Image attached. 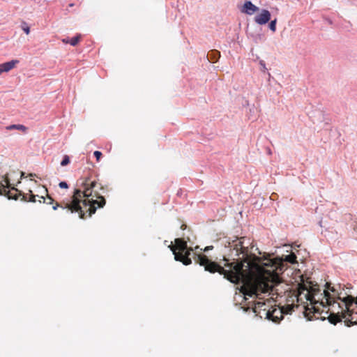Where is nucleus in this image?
Masks as SVG:
<instances>
[{
  "label": "nucleus",
  "instance_id": "obj_26",
  "mask_svg": "<svg viewBox=\"0 0 357 357\" xmlns=\"http://www.w3.org/2000/svg\"><path fill=\"white\" fill-rule=\"evenodd\" d=\"M181 228V229H185L186 228V225H182Z\"/></svg>",
  "mask_w": 357,
  "mask_h": 357
},
{
  "label": "nucleus",
  "instance_id": "obj_6",
  "mask_svg": "<svg viewBox=\"0 0 357 357\" xmlns=\"http://www.w3.org/2000/svg\"><path fill=\"white\" fill-rule=\"evenodd\" d=\"M3 181L5 184H3L2 182H0V185L3 188V190H0L1 192L0 195H5L8 197V199L17 200L19 197H21L22 201L31 202H36V195L31 194L28 197L27 195L22 194L17 188L14 187L10 188V181L8 177H6Z\"/></svg>",
  "mask_w": 357,
  "mask_h": 357
},
{
  "label": "nucleus",
  "instance_id": "obj_13",
  "mask_svg": "<svg viewBox=\"0 0 357 357\" xmlns=\"http://www.w3.org/2000/svg\"><path fill=\"white\" fill-rule=\"evenodd\" d=\"M20 63L19 60L12 59L9 61L4 62L0 64V67H15L16 64Z\"/></svg>",
  "mask_w": 357,
  "mask_h": 357
},
{
  "label": "nucleus",
  "instance_id": "obj_5",
  "mask_svg": "<svg viewBox=\"0 0 357 357\" xmlns=\"http://www.w3.org/2000/svg\"><path fill=\"white\" fill-rule=\"evenodd\" d=\"M174 245L171 244L169 248L172 251L175 260L182 262L184 265L191 264L192 260L189 256L192 249L188 248L187 241L177 238L174 240Z\"/></svg>",
  "mask_w": 357,
  "mask_h": 357
},
{
  "label": "nucleus",
  "instance_id": "obj_12",
  "mask_svg": "<svg viewBox=\"0 0 357 357\" xmlns=\"http://www.w3.org/2000/svg\"><path fill=\"white\" fill-rule=\"evenodd\" d=\"M7 130H17L21 131L23 134L28 132V128L22 124H12L6 127Z\"/></svg>",
  "mask_w": 357,
  "mask_h": 357
},
{
  "label": "nucleus",
  "instance_id": "obj_18",
  "mask_svg": "<svg viewBox=\"0 0 357 357\" xmlns=\"http://www.w3.org/2000/svg\"><path fill=\"white\" fill-rule=\"evenodd\" d=\"M69 163H70V158L68 155H65L63 156L62 161L61 162V165L63 167V166L68 165Z\"/></svg>",
  "mask_w": 357,
  "mask_h": 357
},
{
  "label": "nucleus",
  "instance_id": "obj_11",
  "mask_svg": "<svg viewBox=\"0 0 357 357\" xmlns=\"http://www.w3.org/2000/svg\"><path fill=\"white\" fill-rule=\"evenodd\" d=\"M208 62L215 63L220 58V52L216 50H210L206 56Z\"/></svg>",
  "mask_w": 357,
  "mask_h": 357
},
{
  "label": "nucleus",
  "instance_id": "obj_24",
  "mask_svg": "<svg viewBox=\"0 0 357 357\" xmlns=\"http://www.w3.org/2000/svg\"><path fill=\"white\" fill-rule=\"evenodd\" d=\"M213 248V246H207L205 248L204 251L206 252L209 250H211Z\"/></svg>",
  "mask_w": 357,
  "mask_h": 357
},
{
  "label": "nucleus",
  "instance_id": "obj_30",
  "mask_svg": "<svg viewBox=\"0 0 357 357\" xmlns=\"http://www.w3.org/2000/svg\"><path fill=\"white\" fill-rule=\"evenodd\" d=\"M256 309H257V306H255V307L254 308V312H257Z\"/></svg>",
  "mask_w": 357,
  "mask_h": 357
},
{
  "label": "nucleus",
  "instance_id": "obj_27",
  "mask_svg": "<svg viewBox=\"0 0 357 357\" xmlns=\"http://www.w3.org/2000/svg\"><path fill=\"white\" fill-rule=\"evenodd\" d=\"M258 307H260L261 305H264V303H257Z\"/></svg>",
  "mask_w": 357,
  "mask_h": 357
},
{
  "label": "nucleus",
  "instance_id": "obj_4",
  "mask_svg": "<svg viewBox=\"0 0 357 357\" xmlns=\"http://www.w3.org/2000/svg\"><path fill=\"white\" fill-rule=\"evenodd\" d=\"M345 299L346 296L344 298H342V301H335L324 303V306H321L323 309L318 313L322 314L324 312V310L327 308L325 314L328 315L327 319L331 324L335 325L336 324L342 321L343 319H344V323L346 324L347 317V313L345 312L346 309L344 305L343 304L344 303L343 301Z\"/></svg>",
  "mask_w": 357,
  "mask_h": 357
},
{
  "label": "nucleus",
  "instance_id": "obj_21",
  "mask_svg": "<svg viewBox=\"0 0 357 357\" xmlns=\"http://www.w3.org/2000/svg\"><path fill=\"white\" fill-rule=\"evenodd\" d=\"M93 155L96 157V160L98 162L100 160V158L102 157V154L100 151H94Z\"/></svg>",
  "mask_w": 357,
  "mask_h": 357
},
{
  "label": "nucleus",
  "instance_id": "obj_16",
  "mask_svg": "<svg viewBox=\"0 0 357 357\" xmlns=\"http://www.w3.org/2000/svg\"><path fill=\"white\" fill-rule=\"evenodd\" d=\"M252 37L256 43L261 42L264 40V35L259 33L252 34Z\"/></svg>",
  "mask_w": 357,
  "mask_h": 357
},
{
  "label": "nucleus",
  "instance_id": "obj_8",
  "mask_svg": "<svg viewBox=\"0 0 357 357\" xmlns=\"http://www.w3.org/2000/svg\"><path fill=\"white\" fill-rule=\"evenodd\" d=\"M294 307V305H286L280 309H273L272 311L266 312V318L278 323L282 318L283 314H291Z\"/></svg>",
  "mask_w": 357,
  "mask_h": 357
},
{
  "label": "nucleus",
  "instance_id": "obj_2",
  "mask_svg": "<svg viewBox=\"0 0 357 357\" xmlns=\"http://www.w3.org/2000/svg\"><path fill=\"white\" fill-rule=\"evenodd\" d=\"M98 189L103 190L100 183L95 177L84 178L80 184L79 189H75L70 202L56 203L53 209L59 207L67 209L70 213H77L80 218L91 217L98 208H102L106 203L104 197L98 192Z\"/></svg>",
  "mask_w": 357,
  "mask_h": 357
},
{
  "label": "nucleus",
  "instance_id": "obj_25",
  "mask_svg": "<svg viewBox=\"0 0 357 357\" xmlns=\"http://www.w3.org/2000/svg\"><path fill=\"white\" fill-rule=\"evenodd\" d=\"M63 43H69V42H70V39H69V38L63 39Z\"/></svg>",
  "mask_w": 357,
  "mask_h": 357
},
{
  "label": "nucleus",
  "instance_id": "obj_23",
  "mask_svg": "<svg viewBox=\"0 0 357 357\" xmlns=\"http://www.w3.org/2000/svg\"><path fill=\"white\" fill-rule=\"evenodd\" d=\"M11 68H0V75L3 73V72H8L9 70H10Z\"/></svg>",
  "mask_w": 357,
  "mask_h": 357
},
{
  "label": "nucleus",
  "instance_id": "obj_3",
  "mask_svg": "<svg viewBox=\"0 0 357 357\" xmlns=\"http://www.w3.org/2000/svg\"><path fill=\"white\" fill-rule=\"evenodd\" d=\"M338 289L331 287V284L326 283V289L324 290L323 293H319L317 289L304 283L300 284L298 292L295 295L297 303H303V300L310 301L312 309L314 312H319V306H324V303H328L331 301H342V298H344L346 296H342V292L340 291Z\"/></svg>",
  "mask_w": 357,
  "mask_h": 357
},
{
  "label": "nucleus",
  "instance_id": "obj_14",
  "mask_svg": "<svg viewBox=\"0 0 357 357\" xmlns=\"http://www.w3.org/2000/svg\"><path fill=\"white\" fill-rule=\"evenodd\" d=\"M284 261L291 264H294L296 261V256L292 252L285 257Z\"/></svg>",
  "mask_w": 357,
  "mask_h": 357
},
{
  "label": "nucleus",
  "instance_id": "obj_28",
  "mask_svg": "<svg viewBox=\"0 0 357 357\" xmlns=\"http://www.w3.org/2000/svg\"><path fill=\"white\" fill-rule=\"evenodd\" d=\"M260 63L261 66H263V67H265V64L263 63V61H261Z\"/></svg>",
  "mask_w": 357,
  "mask_h": 357
},
{
  "label": "nucleus",
  "instance_id": "obj_15",
  "mask_svg": "<svg viewBox=\"0 0 357 357\" xmlns=\"http://www.w3.org/2000/svg\"><path fill=\"white\" fill-rule=\"evenodd\" d=\"M80 38H81V36L80 35H77V36H74V37H73L72 38L70 39L69 43L72 46H76L78 44V43L79 42Z\"/></svg>",
  "mask_w": 357,
  "mask_h": 357
},
{
  "label": "nucleus",
  "instance_id": "obj_19",
  "mask_svg": "<svg viewBox=\"0 0 357 357\" xmlns=\"http://www.w3.org/2000/svg\"><path fill=\"white\" fill-rule=\"evenodd\" d=\"M22 29L26 34H29L30 33V27L28 26V24L26 22L22 23Z\"/></svg>",
  "mask_w": 357,
  "mask_h": 357
},
{
  "label": "nucleus",
  "instance_id": "obj_22",
  "mask_svg": "<svg viewBox=\"0 0 357 357\" xmlns=\"http://www.w3.org/2000/svg\"><path fill=\"white\" fill-rule=\"evenodd\" d=\"M59 187L61 188H68V185L67 184V183L64 182V181H61L59 183Z\"/></svg>",
  "mask_w": 357,
  "mask_h": 357
},
{
  "label": "nucleus",
  "instance_id": "obj_7",
  "mask_svg": "<svg viewBox=\"0 0 357 357\" xmlns=\"http://www.w3.org/2000/svg\"><path fill=\"white\" fill-rule=\"evenodd\" d=\"M347 313V319L346 326H351L357 324V297L347 295L346 299L343 301Z\"/></svg>",
  "mask_w": 357,
  "mask_h": 357
},
{
  "label": "nucleus",
  "instance_id": "obj_10",
  "mask_svg": "<svg viewBox=\"0 0 357 357\" xmlns=\"http://www.w3.org/2000/svg\"><path fill=\"white\" fill-rule=\"evenodd\" d=\"M259 7L255 6L250 1H245L241 8V12L249 15H253L255 13L259 11Z\"/></svg>",
  "mask_w": 357,
  "mask_h": 357
},
{
  "label": "nucleus",
  "instance_id": "obj_1",
  "mask_svg": "<svg viewBox=\"0 0 357 357\" xmlns=\"http://www.w3.org/2000/svg\"><path fill=\"white\" fill-rule=\"evenodd\" d=\"M250 244V239L245 237H236L229 241L223 266L203 254L196 255L194 259L206 271L218 272L234 284L241 282V291L245 296H258L272 291L274 285L280 282V274L283 272L284 264L279 258L263 259L252 254L249 249Z\"/></svg>",
  "mask_w": 357,
  "mask_h": 357
},
{
  "label": "nucleus",
  "instance_id": "obj_9",
  "mask_svg": "<svg viewBox=\"0 0 357 357\" xmlns=\"http://www.w3.org/2000/svg\"><path fill=\"white\" fill-rule=\"evenodd\" d=\"M271 18V14L269 10L266 9H261L260 13L255 16V22L259 24L264 25L268 23Z\"/></svg>",
  "mask_w": 357,
  "mask_h": 357
},
{
  "label": "nucleus",
  "instance_id": "obj_20",
  "mask_svg": "<svg viewBox=\"0 0 357 357\" xmlns=\"http://www.w3.org/2000/svg\"><path fill=\"white\" fill-rule=\"evenodd\" d=\"M40 199H43V202H45L46 200H47L48 201V202H47V204H52L54 202L53 199L51 198L50 197H47V198H45L44 197H40Z\"/></svg>",
  "mask_w": 357,
  "mask_h": 357
},
{
  "label": "nucleus",
  "instance_id": "obj_17",
  "mask_svg": "<svg viewBox=\"0 0 357 357\" xmlns=\"http://www.w3.org/2000/svg\"><path fill=\"white\" fill-rule=\"evenodd\" d=\"M276 24H277V19L271 20L268 24V27L273 32H275L276 31Z\"/></svg>",
  "mask_w": 357,
  "mask_h": 357
},
{
  "label": "nucleus",
  "instance_id": "obj_29",
  "mask_svg": "<svg viewBox=\"0 0 357 357\" xmlns=\"http://www.w3.org/2000/svg\"><path fill=\"white\" fill-rule=\"evenodd\" d=\"M3 188H2V186L0 185V190H3ZM1 192H0V194H1Z\"/></svg>",
  "mask_w": 357,
  "mask_h": 357
}]
</instances>
